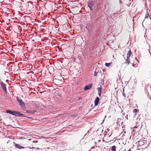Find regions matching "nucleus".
<instances>
[{
	"mask_svg": "<svg viewBox=\"0 0 151 151\" xmlns=\"http://www.w3.org/2000/svg\"><path fill=\"white\" fill-rule=\"evenodd\" d=\"M6 113H9L10 114H12L13 115L15 116L16 117H22L24 116L23 114H21L20 113L16 111H12L10 110H7L6 111Z\"/></svg>",
	"mask_w": 151,
	"mask_h": 151,
	"instance_id": "f257e3e1",
	"label": "nucleus"
},
{
	"mask_svg": "<svg viewBox=\"0 0 151 151\" xmlns=\"http://www.w3.org/2000/svg\"><path fill=\"white\" fill-rule=\"evenodd\" d=\"M16 99L19 105L22 108H24L25 107V104L22 100L18 96L16 97Z\"/></svg>",
	"mask_w": 151,
	"mask_h": 151,
	"instance_id": "f03ea898",
	"label": "nucleus"
},
{
	"mask_svg": "<svg viewBox=\"0 0 151 151\" xmlns=\"http://www.w3.org/2000/svg\"><path fill=\"white\" fill-rule=\"evenodd\" d=\"M0 84L3 90L5 92V93H6L7 91L6 88V84L3 83L2 81L0 82Z\"/></svg>",
	"mask_w": 151,
	"mask_h": 151,
	"instance_id": "7ed1b4c3",
	"label": "nucleus"
},
{
	"mask_svg": "<svg viewBox=\"0 0 151 151\" xmlns=\"http://www.w3.org/2000/svg\"><path fill=\"white\" fill-rule=\"evenodd\" d=\"M93 84L91 83L88 86H86L84 88L85 90H87L90 89L92 86Z\"/></svg>",
	"mask_w": 151,
	"mask_h": 151,
	"instance_id": "20e7f679",
	"label": "nucleus"
},
{
	"mask_svg": "<svg viewBox=\"0 0 151 151\" xmlns=\"http://www.w3.org/2000/svg\"><path fill=\"white\" fill-rule=\"evenodd\" d=\"M88 6L89 7L91 10L92 7L93 5V1L89 2L88 4Z\"/></svg>",
	"mask_w": 151,
	"mask_h": 151,
	"instance_id": "39448f33",
	"label": "nucleus"
},
{
	"mask_svg": "<svg viewBox=\"0 0 151 151\" xmlns=\"http://www.w3.org/2000/svg\"><path fill=\"white\" fill-rule=\"evenodd\" d=\"M99 100V98L98 97H96L94 101L95 105V106H97L98 105Z\"/></svg>",
	"mask_w": 151,
	"mask_h": 151,
	"instance_id": "423d86ee",
	"label": "nucleus"
},
{
	"mask_svg": "<svg viewBox=\"0 0 151 151\" xmlns=\"http://www.w3.org/2000/svg\"><path fill=\"white\" fill-rule=\"evenodd\" d=\"M15 147L19 149H22L24 148V147L20 146L19 144H15Z\"/></svg>",
	"mask_w": 151,
	"mask_h": 151,
	"instance_id": "0eeeda50",
	"label": "nucleus"
},
{
	"mask_svg": "<svg viewBox=\"0 0 151 151\" xmlns=\"http://www.w3.org/2000/svg\"><path fill=\"white\" fill-rule=\"evenodd\" d=\"M97 90L98 91V95L99 96H100L101 95V90H102V88L101 87H99L97 88Z\"/></svg>",
	"mask_w": 151,
	"mask_h": 151,
	"instance_id": "6e6552de",
	"label": "nucleus"
},
{
	"mask_svg": "<svg viewBox=\"0 0 151 151\" xmlns=\"http://www.w3.org/2000/svg\"><path fill=\"white\" fill-rule=\"evenodd\" d=\"M36 111L35 110H33V111H29V110H27L26 111V112L27 113L29 114H34Z\"/></svg>",
	"mask_w": 151,
	"mask_h": 151,
	"instance_id": "1a4fd4ad",
	"label": "nucleus"
},
{
	"mask_svg": "<svg viewBox=\"0 0 151 151\" xmlns=\"http://www.w3.org/2000/svg\"><path fill=\"white\" fill-rule=\"evenodd\" d=\"M132 53V52L130 50H129L127 54V57H129V58L131 54Z\"/></svg>",
	"mask_w": 151,
	"mask_h": 151,
	"instance_id": "9d476101",
	"label": "nucleus"
},
{
	"mask_svg": "<svg viewBox=\"0 0 151 151\" xmlns=\"http://www.w3.org/2000/svg\"><path fill=\"white\" fill-rule=\"evenodd\" d=\"M116 147L115 146H113L111 147V151H116Z\"/></svg>",
	"mask_w": 151,
	"mask_h": 151,
	"instance_id": "9b49d317",
	"label": "nucleus"
},
{
	"mask_svg": "<svg viewBox=\"0 0 151 151\" xmlns=\"http://www.w3.org/2000/svg\"><path fill=\"white\" fill-rule=\"evenodd\" d=\"M149 16V13H148V12L147 11L145 17V19H148V17Z\"/></svg>",
	"mask_w": 151,
	"mask_h": 151,
	"instance_id": "f8f14e48",
	"label": "nucleus"
},
{
	"mask_svg": "<svg viewBox=\"0 0 151 151\" xmlns=\"http://www.w3.org/2000/svg\"><path fill=\"white\" fill-rule=\"evenodd\" d=\"M126 61L127 62V63H128V65L130 63V61L129 59V58L127 57Z\"/></svg>",
	"mask_w": 151,
	"mask_h": 151,
	"instance_id": "ddd939ff",
	"label": "nucleus"
},
{
	"mask_svg": "<svg viewBox=\"0 0 151 151\" xmlns=\"http://www.w3.org/2000/svg\"><path fill=\"white\" fill-rule=\"evenodd\" d=\"M139 111V110L137 109H134L133 110L134 113H136Z\"/></svg>",
	"mask_w": 151,
	"mask_h": 151,
	"instance_id": "4468645a",
	"label": "nucleus"
},
{
	"mask_svg": "<svg viewBox=\"0 0 151 151\" xmlns=\"http://www.w3.org/2000/svg\"><path fill=\"white\" fill-rule=\"evenodd\" d=\"M111 64V63H106L105 65L106 66L109 67Z\"/></svg>",
	"mask_w": 151,
	"mask_h": 151,
	"instance_id": "2eb2a0df",
	"label": "nucleus"
},
{
	"mask_svg": "<svg viewBox=\"0 0 151 151\" xmlns=\"http://www.w3.org/2000/svg\"><path fill=\"white\" fill-rule=\"evenodd\" d=\"M139 142L142 145H143L144 144V142L142 141H139Z\"/></svg>",
	"mask_w": 151,
	"mask_h": 151,
	"instance_id": "dca6fc26",
	"label": "nucleus"
},
{
	"mask_svg": "<svg viewBox=\"0 0 151 151\" xmlns=\"http://www.w3.org/2000/svg\"><path fill=\"white\" fill-rule=\"evenodd\" d=\"M97 74V73L96 72V71L94 72V76H96Z\"/></svg>",
	"mask_w": 151,
	"mask_h": 151,
	"instance_id": "f3484780",
	"label": "nucleus"
},
{
	"mask_svg": "<svg viewBox=\"0 0 151 151\" xmlns=\"http://www.w3.org/2000/svg\"><path fill=\"white\" fill-rule=\"evenodd\" d=\"M85 26L86 27L87 29H88V27H87V24H85Z\"/></svg>",
	"mask_w": 151,
	"mask_h": 151,
	"instance_id": "a211bd4d",
	"label": "nucleus"
},
{
	"mask_svg": "<svg viewBox=\"0 0 151 151\" xmlns=\"http://www.w3.org/2000/svg\"><path fill=\"white\" fill-rule=\"evenodd\" d=\"M124 89H123V94H123V96H125V94L124 93Z\"/></svg>",
	"mask_w": 151,
	"mask_h": 151,
	"instance_id": "6ab92c4d",
	"label": "nucleus"
},
{
	"mask_svg": "<svg viewBox=\"0 0 151 151\" xmlns=\"http://www.w3.org/2000/svg\"><path fill=\"white\" fill-rule=\"evenodd\" d=\"M23 138L22 137H20L19 138L20 139H22Z\"/></svg>",
	"mask_w": 151,
	"mask_h": 151,
	"instance_id": "aec40b11",
	"label": "nucleus"
},
{
	"mask_svg": "<svg viewBox=\"0 0 151 151\" xmlns=\"http://www.w3.org/2000/svg\"><path fill=\"white\" fill-rule=\"evenodd\" d=\"M60 48V47H59L58 48L59 49V50H60V48Z\"/></svg>",
	"mask_w": 151,
	"mask_h": 151,
	"instance_id": "412c9836",
	"label": "nucleus"
},
{
	"mask_svg": "<svg viewBox=\"0 0 151 151\" xmlns=\"http://www.w3.org/2000/svg\"><path fill=\"white\" fill-rule=\"evenodd\" d=\"M128 151H131V150H129Z\"/></svg>",
	"mask_w": 151,
	"mask_h": 151,
	"instance_id": "4be33fe9",
	"label": "nucleus"
},
{
	"mask_svg": "<svg viewBox=\"0 0 151 151\" xmlns=\"http://www.w3.org/2000/svg\"><path fill=\"white\" fill-rule=\"evenodd\" d=\"M0 49L2 50V49H1V48H0Z\"/></svg>",
	"mask_w": 151,
	"mask_h": 151,
	"instance_id": "5701e85b",
	"label": "nucleus"
},
{
	"mask_svg": "<svg viewBox=\"0 0 151 151\" xmlns=\"http://www.w3.org/2000/svg\"><path fill=\"white\" fill-rule=\"evenodd\" d=\"M58 47V46H56V47Z\"/></svg>",
	"mask_w": 151,
	"mask_h": 151,
	"instance_id": "b1692460",
	"label": "nucleus"
},
{
	"mask_svg": "<svg viewBox=\"0 0 151 151\" xmlns=\"http://www.w3.org/2000/svg\"><path fill=\"white\" fill-rule=\"evenodd\" d=\"M150 54H151V53L150 52Z\"/></svg>",
	"mask_w": 151,
	"mask_h": 151,
	"instance_id": "393cba45",
	"label": "nucleus"
},
{
	"mask_svg": "<svg viewBox=\"0 0 151 151\" xmlns=\"http://www.w3.org/2000/svg\"><path fill=\"white\" fill-rule=\"evenodd\" d=\"M39 50H41V49H39Z\"/></svg>",
	"mask_w": 151,
	"mask_h": 151,
	"instance_id": "a878e982",
	"label": "nucleus"
},
{
	"mask_svg": "<svg viewBox=\"0 0 151 151\" xmlns=\"http://www.w3.org/2000/svg\"><path fill=\"white\" fill-rule=\"evenodd\" d=\"M42 48H41V49H42ZM42 48V49H43V48Z\"/></svg>",
	"mask_w": 151,
	"mask_h": 151,
	"instance_id": "bb28decb",
	"label": "nucleus"
}]
</instances>
